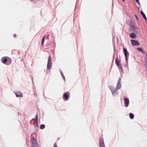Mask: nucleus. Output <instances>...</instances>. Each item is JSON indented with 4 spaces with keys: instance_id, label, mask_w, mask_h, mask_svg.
Masks as SVG:
<instances>
[{
    "instance_id": "9d476101",
    "label": "nucleus",
    "mask_w": 147,
    "mask_h": 147,
    "mask_svg": "<svg viewBox=\"0 0 147 147\" xmlns=\"http://www.w3.org/2000/svg\"><path fill=\"white\" fill-rule=\"evenodd\" d=\"M15 93L17 97H22L23 96L22 93L20 91H19L17 92H15Z\"/></svg>"
},
{
    "instance_id": "2eb2a0df",
    "label": "nucleus",
    "mask_w": 147,
    "mask_h": 147,
    "mask_svg": "<svg viewBox=\"0 0 147 147\" xmlns=\"http://www.w3.org/2000/svg\"><path fill=\"white\" fill-rule=\"evenodd\" d=\"M127 24H129L130 26V24H134L133 21L132 20H128L127 22Z\"/></svg>"
},
{
    "instance_id": "5701e85b",
    "label": "nucleus",
    "mask_w": 147,
    "mask_h": 147,
    "mask_svg": "<svg viewBox=\"0 0 147 147\" xmlns=\"http://www.w3.org/2000/svg\"><path fill=\"white\" fill-rule=\"evenodd\" d=\"M119 68L121 70V72H122V73H123V69H122V66H119Z\"/></svg>"
},
{
    "instance_id": "393cba45",
    "label": "nucleus",
    "mask_w": 147,
    "mask_h": 147,
    "mask_svg": "<svg viewBox=\"0 0 147 147\" xmlns=\"http://www.w3.org/2000/svg\"><path fill=\"white\" fill-rule=\"evenodd\" d=\"M124 66L125 67H128V64H127V63L126 64H125L124 65Z\"/></svg>"
},
{
    "instance_id": "f8f14e48",
    "label": "nucleus",
    "mask_w": 147,
    "mask_h": 147,
    "mask_svg": "<svg viewBox=\"0 0 147 147\" xmlns=\"http://www.w3.org/2000/svg\"><path fill=\"white\" fill-rule=\"evenodd\" d=\"M7 59L6 58H2L1 59V61L4 64L8 65L9 63H7Z\"/></svg>"
},
{
    "instance_id": "2f4dec72",
    "label": "nucleus",
    "mask_w": 147,
    "mask_h": 147,
    "mask_svg": "<svg viewBox=\"0 0 147 147\" xmlns=\"http://www.w3.org/2000/svg\"><path fill=\"white\" fill-rule=\"evenodd\" d=\"M34 3H35V1H34Z\"/></svg>"
},
{
    "instance_id": "412c9836",
    "label": "nucleus",
    "mask_w": 147,
    "mask_h": 147,
    "mask_svg": "<svg viewBox=\"0 0 147 147\" xmlns=\"http://www.w3.org/2000/svg\"><path fill=\"white\" fill-rule=\"evenodd\" d=\"M137 49L139 51H141L142 52V53H144V52H143V51L142 48H137Z\"/></svg>"
},
{
    "instance_id": "9b49d317",
    "label": "nucleus",
    "mask_w": 147,
    "mask_h": 147,
    "mask_svg": "<svg viewBox=\"0 0 147 147\" xmlns=\"http://www.w3.org/2000/svg\"><path fill=\"white\" fill-rule=\"evenodd\" d=\"M63 98L64 100H67L69 99V96L68 94L66 93H65L64 94L63 96Z\"/></svg>"
},
{
    "instance_id": "f3484780",
    "label": "nucleus",
    "mask_w": 147,
    "mask_h": 147,
    "mask_svg": "<svg viewBox=\"0 0 147 147\" xmlns=\"http://www.w3.org/2000/svg\"><path fill=\"white\" fill-rule=\"evenodd\" d=\"M119 62L120 61L119 60H118L117 58H116V59L115 60V63L116 65L117 66H119Z\"/></svg>"
},
{
    "instance_id": "a878e982",
    "label": "nucleus",
    "mask_w": 147,
    "mask_h": 147,
    "mask_svg": "<svg viewBox=\"0 0 147 147\" xmlns=\"http://www.w3.org/2000/svg\"><path fill=\"white\" fill-rule=\"evenodd\" d=\"M54 147H57V145H56V143L55 142V143L54 145Z\"/></svg>"
},
{
    "instance_id": "423d86ee",
    "label": "nucleus",
    "mask_w": 147,
    "mask_h": 147,
    "mask_svg": "<svg viewBox=\"0 0 147 147\" xmlns=\"http://www.w3.org/2000/svg\"><path fill=\"white\" fill-rule=\"evenodd\" d=\"M100 147H105L103 138H100L99 141Z\"/></svg>"
},
{
    "instance_id": "ddd939ff",
    "label": "nucleus",
    "mask_w": 147,
    "mask_h": 147,
    "mask_svg": "<svg viewBox=\"0 0 147 147\" xmlns=\"http://www.w3.org/2000/svg\"><path fill=\"white\" fill-rule=\"evenodd\" d=\"M129 36L130 38L132 39L135 38L136 37V36L134 33H130Z\"/></svg>"
},
{
    "instance_id": "7c9ffc66",
    "label": "nucleus",
    "mask_w": 147,
    "mask_h": 147,
    "mask_svg": "<svg viewBox=\"0 0 147 147\" xmlns=\"http://www.w3.org/2000/svg\"><path fill=\"white\" fill-rule=\"evenodd\" d=\"M122 0L123 1H125V0Z\"/></svg>"
},
{
    "instance_id": "aec40b11",
    "label": "nucleus",
    "mask_w": 147,
    "mask_h": 147,
    "mask_svg": "<svg viewBox=\"0 0 147 147\" xmlns=\"http://www.w3.org/2000/svg\"><path fill=\"white\" fill-rule=\"evenodd\" d=\"M45 127V125L44 124H41L40 125V128L41 129H43Z\"/></svg>"
},
{
    "instance_id": "a211bd4d",
    "label": "nucleus",
    "mask_w": 147,
    "mask_h": 147,
    "mask_svg": "<svg viewBox=\"0 0 147 147\" xmlns=\"http://www.w3.org/2000/svg\"><path fill=\"white\" fill-rule=\"evenodd\" d=\"M45 35H44L42 38V39L41 41V45H42L44 44V42L45 40Z\"/></svg>"
},
{
    "instance_id": "c756f323",
    "label": "nucleus",
    "mask_w": 147,
    "mask_h": 147,
    "mask_svg": "<svg viewBox=\"0 0 147 147\" xmlns=\"http://www.w3.org/2000/svg\"><path fill=\"white\" fill-rule=\"evenodd\" d=\"M14 37H16V34H14Z\"/></svg>"
},
{
    "instance_id": "20e7f679",
    "label": "nucleus",
    "mask_w": 147,
    "mask_h": 147,
    "mask_svg": "<svg viewBox=\"0 0 147 147\" xmlns=\"http://www.w3.org/2000/svg\"><path fill=\"white\" fill-rule=\"evenodd\" d=\"M130 30L132 31L134 30V31H136V29H137V26L135 24H130V26H129Z\"/></svg>"
},
{
    "instance_id": "4be33fe9",
    "label": "nucleus",
    "mask_w": 147,
    "mask_h": 147,
    "mask_svg": "<svg viewBox=\"0 0 147 147\" xmlns=\"http://www.w3.org/2000/svg\"><path fill=\"white\" fill-rule=\"evenodd\" d=\"M33 119L35 120V121H38V115H37V114H36V116L35 119Z\"/></svg>"
},
{
    "instance_id": "4468645a",
    "label": "nucleus",
    "mask_w": 147,
    "mask_h": 147,
    "mask_svg": "<svg viewBox=\"0 0 147 147\" xmlns=\"http://www.w3.org/2000/svg\"><path fill=\"white\" fill-rule=\"evenodd\" d=\"M141 13L142 15L143 18H144V19L145 20H147V18H146V17L144 14V12H143V11L142 10L141 12Z\"/></svg>"
},
{
    "instance_id": "6ab92c4d",
    "label": "nucleus",
    "mask_w": 147,
    "mask_h": 147,
    "mask_svg": "<svg viewBox=\"0 0 147 147\" xmlns=\"http://www.w3.org/2000/svg\"><path fill=\"white\" fill-rule=\"evenodd\" d=\"M34 126L35 127H38V121H35V122L34 123Z\"/></svg>"
},
{
    "instance_id": "f257e3e1",
    "label": "nucleus",
    "mask_w": 147,
    "mask_h": 147,
    "mask_svg": "<svg viewBox=\"0 0 147 147\" xmlns=\"http://www.w3.org/2000/svg\"><path fill=\"white\" fill-rule=\"evenodd\" d=\"M109 87L110 89L113 96H116L118 94L117 89L115 87L109 86Z\"/></svg>"
},
{
    "instance_id": "b1692460",
    "label": "nucleus",
    "mask_w": 147,
    "mask_h": 147,
    "mask_svg": "<svg viewBox=\"0 0 147 147\" xmlns=\"http://www.w3.org/2000/svg\"><path fill=\"white\" fill-rule=\"evenodd\" d=\"M136 2L137 3L139 4V5H140V4L139 1V0H136Z\"/></svg>"
},
{
    "instance_id": "473e14b6",
    "label": "nucleus",
    "mask_w": 147,
    "mask_h": 147,
    "mask_svg": "<svg viewBox=\"0 0 147 147\" xmlns=\"http://www.w3.org/2000/svg\"><path fill=\"white\" fill-rule=\"evenodd\" d=\"M30 1H33V0H30Z\"/></svg>"
},
{
    "instance_id": "bb28decb",
    "label": "nucleus",
    "mask_w": 147,
    "mask_h": 147,
    "mask_svg": "<svg viewBox=\"0 0 147 147\" xmlns=\"http://www.w3.org/2000/svg\"><path fill=\"white\" fill-rule=\"evenodd\" d=\"M135 17H136V18L137 20H138V18L137 17V16L136 15H135Z\"/></svg>"
},
{
    "instance_id": "1a4fd4ad",
    "label": "nucleus",
    "mask_w": 147,
    "mask_h": 147,
    "mask_svg": "<svg viewBox=\"0 0 147 147\" xmlns=\"http://www.w3.org/2000/svg\"><path fill=\"white\" fill-rule=\"evenodd\" d=\"M124 100L125 103V107H127L129 104V99L127 98H124Z\"/></svg>"
},
{
    "instance_id": "f03ea898",
    "label": "nucleus",
    "mask_w": 147,
    "mask_h": 147,
    "mask_svg": "<svg viewBox=\"0 0 147 147\" xmlns=\"http://www.w3.org/2000/svg\"><path fill=\"white\" fill-rule=\"evenodd\" d=\"M52 60L51 56H49L48 60L47 65V68L48 69H50L51 68L52 64Z\"/></svg>"
},
{
    "instance_id": "7ed1b4c3",
    "label": "nucleus",
    "mask_w": 147,
    "mask_h": 147,
    "mask_svg": "<svg viewBox=\"0 0 147 147\" xmlns=\"http://www.w3.org/2000/svg\"><path fill=\"white\" fill-rule=\"evenodd\" d=\"M31 140L32 141L31 147H37V146L38 144L37 143L36 140L35 138H32Z\"/></svg>"
},
{
    "instance_id": "39448f33",
    "label": "nucleus",
    "mask_w": 147,
    "mask_h": 147,
    "mask_svg": "<svg viewBox=\"0 0 147 147\" xmlns=\"http://www.w3.org/2000/svg\"><path fill=\"white\" fill-rule=\"evenodd\" d=\"M123 51L125 57V59L126 61V62L127 63L128 61H127V60L128 59V58L127 57V55H128L129 53L128 52L126 48H123Z\"/></svg>"
},
{
    "instance_id": "0eeeda50",
    "label": "nucleus",
    "mask_w": 147,
    "mask_h": 147,
    "mask_svg": "<svg viewBox=\"0 0 147 147\" xmlns=\"http://www.w3.org/2000/svg\"><path fill=\"white\" fill-rule=\"evenodd\" d=\"M121 81V78H119V79L118 81L117 82V89H119L121 86V84L120 83Z\"/></svg>"
},
{
    "instance_id": "c85d7f7f",
    "label": "nucleus",
    "mask_w": 147,
    "mask_h": 147,
    "mask_svg": "<svg viewBox=\"0 0 147 147\" xmlns=\"http://www.w3.org/2000/svg\"><path fill=\"white\" fill-rule=\"evenodd\" d=\"M61 75H62V76H63V73H62V72H61Z\"/></svg>"
},
{
    "instance_id": "dca6fc26",
    "label": "nucleus",
    "mask_w": 147,
    "mask_h": 147,
    "mask_svg": "<svg viewBox=\"0 0 147 147\" xmlns=\"http://www.w3.org/2000/svg\"><path fill=\"white\" fill-rule=\"evenodd\" d=\"M129 117L131 119H132L134 118V115L133 113H129Z\"/></svg>"
},
{
    "instance_id": "cd10ccee",
    "label": "nucleus",
    "mask_w": 147,
    "mask_h": 147,
    "mask_svg": "<svg viewBox=\"0 0 147 147\" xmlns=\"http://www.w3.org/2000/svg\"><path fill=\"white\" fill-rule=\"evenodd\" d=\"M63 78V79L64 80H65V77H64V76H62Z\"/></svg>"
},
{
    "instance_id": "6e6552de",
    "label": "nucleus",
    "mask_w": 147,
    "mask_h": 147,
    "mask_svg": "<svg viewBox=\"0 0 147 147\" xmlns=\"http://www.w3.org/2000/svg\"><path fill=\"white\" fill-rule=\"evenodd\" d=\"M131 42L132 45L134 46H137L140 45L138 41L135 40H131Z\"/></svg>"
}]
</instances>
